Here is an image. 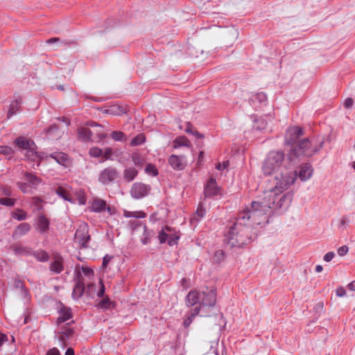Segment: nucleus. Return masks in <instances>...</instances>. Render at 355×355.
<instances>
[{
  "mask_svg": "<svg viewBox=\"0 0 355 355\" xmlns=\"http://www.w3.org/2000/svg\"><path fill=\"white\" fill-rule=\"evenodd\" d=\"M71 312L70 309L63 308L59 312V316L57 318V323L61 324L69 320L71 318Z\"/></svg>",
  "mask_w": 355,
  "mask_h": 355,
  "instance_id": "nucleus-23",
  "label": "nucleus"
},
{
  "mask_svg": "<svg viewBox=\"0 0 355 355\" xmlns=\"http://www.w3.org/2000/svg\"><path fill=\"white\" fill-rule=\"evenodd\" d=\"M31 229V226L28 223H22L19 224L14 230L12 237L14 239L19 238L27 234Z\"/></svg>",
  "mask_w": 355,
  "mask_h": 355,
  "instance_id": "nucleus-15",
  "label": "nucleus"
},
{
  "mask_svg": "<svg viewBox=\"0 0 355 355\" xmlns=\"http://www.w3.org/2000/svg\"><path fill=\"white\" fill-rule=\"evenodd\" d=\"M60 40V39L58 37H52V38H50L46 42L48 44H52V43H54V42H58Z\"/></svg>",
  "mask_w": 355,
  "mask_h": 355,
  "instance_id": "nucleus-62",
  "label": "nucleus"
},
{
  "mask_svg": "<svg viewBox=\"0 0 355 355\" xmlns=\"http://www.w3.org/2000/svg\"><path fill=\"white\" fill-rule=\"evenodd\" d=\"M145 172L152 176H156L158 174V171L156 166L152 164H148L145 168Z\"/></svg>",
  "mask_w": 355,
  "mask_h": 355,
  "instance_id": "nucleus-39",
  "label": "nucleus"
},
{
  "mask_svg": "<svg viewBox=\"0 0 355 355\" xmlns=\"http://www.w3.org/2000/svg\"><path fill=\"white\" fill-rule=\"evenodd\" d=\"M354 103V101L352 98H347L345 100L343 105L345 108H350Z\"/></svg>",
  "mask_w": 355,
  "mask_h": 355,
  "instance_id": "nucleus-52",
  "label": "nucleus"
},
{
  "mask_svg": "<svg viewBox=\"0 0 355 355\" xmlns=\"http://www.w3.org/2000/svg\"><path fill=\"white\" fill-rule=\"evenodd\" d=\"M49 157L55 159L58 164L61 165H65L67 161V155L62 152L51 153Z\"/></svg>",
  "mask_w": 355,
  "mask_h": 355,
  "instance_id": "nucleus-29",
  "label": "nucleus"
},
{
  "mask_svg": "<svg viewBox=\"0 0 355 355\" xmlns=\"http://www.w3.org/2000/svg\"><path fill=\"white\" fill-rule=\"evenodd\" d=\"M78 135L80 139L85 142L91 141L92 132L88 128L81 127L78 129Z\"/></svg>",
  "mask_w": 355,
  "mask_h": 355,
  "instance_id": "nucleus-19",
  "label": "nucleus"
},
{
  "mask_svg": "<svg viewBox=\"0 0 355 355\" xmlns=\"http://www.w3.org/2000/svg\"><path fill=\"white\" fill-rule=\"evenodd\" d=\"M111 302L108 297L103 298L97 304V306L103 309H108L110 307Z\"/></svg>",
  "mask_w": 355,
  "mask_h": 355,
  "instance_id": "nucleus-40",
  "label": "nucleus"
},
{
  "mask_svg": "<svg viewBox=\"0 0 355 355\" xmlns=\"http://www.w3.org/2000/svg\"><path fill=\"white\" fill-rule=\"evenodd\" d=\"M313 169L309 164H305L300 166L299 171V178L302 181H306L311 178L313 175Z\"/></svg>",
  "mask_w": 355,
  "mask_h": 355,
  "instance_id": "nucleus-13",
  "label": "nucleus"
},
{
  "mask_svg": "<svg viewBox=\"0 0 355 355\" xmlns=\"http://www.w3.org/2000/svg\"><path fill=\"white\" fill-rule=\"evenodd\" d=\"M111 137L114 141H122L124 139L125 135L121 131H113Z\"/></svg>",
  "mask_w": 355,
  "mask_h": 355,
  "instance_id": "nucleus-47",
  "label": "nucleus"
},
{
  "mask_svg": "<svg viewBox=\"0 0 355 355\" xmlns=\"http://www.w3.org/2000/svg\"><path fill=\"white\" fill-rule=\"evenodd\" d=\"M112 259V256H110L108 254H106L104 257H103V267H106L107 265L108 264V263L111 261V259Z\"/></svg>",
  "mask_w": 355,
  "mask_h": 355,
  "instance_id": "nucleus-56",
  "label": "nucleus"
},
{
  "mask_svg": "<svg viewBox=\"0 0 355 355\" xmlns=\"http://www.w3.org/2000/svg\"><path fill=\"white\" fill-rule=\"evenodd\" d=\"M336 293L338 297H343L346 295V291L343 287H339L336 290Z\"/></svg>",
  "mask_w": 355,
  "mask_h": 355,
  "instance_id": "nucleus-54",
  "label": "nucleus"
},
{
  "mask_svg": "<svg viewBox=\"0 0 355 355\" xmlns=\"http://www.w3.org/2000/svg\"><path fill=\"white\" fill-rule=\"evenodd\" d=\"M348 247L347 245H343L338 249V254L340 256L345 255L348 252Z\"/></svg>",
  "mask_w": 355,
  "mask_h": 355,
  "instance_id": "nucleus-50",
  "label": "nucleus"
},
{
  "mask_svg": "<svg viewBox=\"0 0 355 355\" xmlns=\"http://www.w3.org/2000/svg\"><path fill=\"white\" fill-rule=\"evenodd\" d=\"M219 193L220 188L218 187L216 180L214 178L209 179L204 189L205 198H211Z\"/></svg>",
  "mask_w": 355,
  "mask_h": 355,
  "instance_id": "nucleus-10",
  "label": "nucleus"
},
{
  "mask_svg": "<svg viewBox=\"0 0 355 355\" xmlns=\"http://www.w3.org/2000/svg\"><path fill=\"white\" fill-rule=\"evenodd\" d=\"M25 156L31 161H35V159L38 157L37 153L32 149V147L26 150Z\"/></svg>",
  "mask_w": 355,
  "mask_h": 355,
  "instance_id": "nucleus-44",
  "label": "nucleus"
},
{
  "mask_svg": "<svg viewBox=\"0 0 355 355\" xmlns=\"http://www.w3.org/2000/svg\"><path fill=\"white\" fill-rule=\"evenodd\" d=\"M224 259V252L223 250H217L214 254V259L216 262H220Z\"/></svg>",
  "mask_w": 355,
  "mask_h": 355,
  "instance_id": "nucleus-49",
  "label": "nucleus"
},
{
  "mask_svg": "<svg viewBox=\"0 0 355 355\" xmlns=\"http://www.w3.org/2000/svg\"><path fill=\"white\" fill-rule=\"evenodd\" d=\"M205 209L203 207L202 205L200 204L197 208L195 214L191 218V222H199L205 216Z\"/></svg>",
  "mask_w": 355,
  "mask_h": 355,
  "instance_id": "nucleus-31",
  "label": "nucleus"
},
{
  "mask_svg": "<svg viewBox=\"0 0 355 355\" xmlns=\"http://www.w3.org/2000/svg\"><path fill=\"white\" fill-rule=\"evenodd\" d=\"M16 145L21 148L27 150L33 145V141L23 137H19L15 140Z\"/></svg>",
  "mask_w": 355,
  "mask_h": 355,
  "instance_id": "nucleus-25",
  "label": "nucleus"
},
{
  "mask_svg": "<svg viewBox=\"0 0 355 355\" xmlns=\"http://www.w3.org/2000/svg\"><path fill=\"white\" fill-rule=\"evenodd\" d=\"M200 313V308L195 307L192 310L190 316H189L187 318H186L184 320L183 324H184V327H186V328L188 327L192 322L193 318Z\"/></svg>",
  "mask_w": 355,
  "mask_h": 355,
  "instance_id": "nucleus-33",
  "label": "nucleus"
},
{
  "mask_svg": "<svg viewBox=\"0 0 355 355\" xmlns=\"http://www.w3.org/2000/svg\"><path fill=\"white\" fill-rule=\"evenodd\" d=\"M105 113L112 115H122L126 112V110L121 105H112L110 106L107 109L105 110Z\"/></svg>",
  "mask_w": 355,
  "mask_h": 355,
  "instance_id": "nucleus-20",
  "label": "nucleus"
},
{
  "mask_svg": "<svg viewBox=\"0 0 355 355\" xmlns=\"http://www.w3.org/2000/svg\"><path fill=\"white\" fill-rule=\"evenodd\" d=\"M13 153V150L12 148L9 146H0V154H3L6 155H12Z\"/></svg>",
  "mask_w": 355,
  "mask_h": 355,
  "instance_id": "nucleus-48",
  "label": "nucleus"
},
{
  "mask_svg": "<svg viewBox=\"0 0 355 355\" xmlns=\"http://www.w3.org/2000/svg\"><path fill=\"white\" fill-rule=\"evenodd\" d=\"M123 215L125 218H144L146 214L142 211H130L124 210Z\"/></svg>",
  "mask_w": 355,
  "mask_h": 355,
  "instance_id": "nucleus-32",
  "label": "nucleus"
},
{
  "mask_svg": "<svg viewBox=\"0 0 355 355\" xmlns=\"http://www.w3.org/2000/svg\"><path fill=\"white\" fill-rule=\"evenodd\" d=\"M138 175V171L134 167H127L123 171V178L127 182H132Z\"/></svg>",
  "mask_w": 355,
  "mask_h": 355,
  "instance_id": "nucleus-22",
  "label": "nucleus"
},
{
  "mask_svg": "<svg viewBox=\"0 0 355 355\" xmlns=\"http://www.w3.org/2000/svg\"><path fill=\"white\" fill-rule=\"evenodd\" d=\"M17 186L21 189V191L25 193H30L31 191V190L33 189L31 188V185H29V184L27 182H17Z\"/></svg>",
  "mask_w": 355,
  "mask_h": 355,
  "instance_id": "nucleus-43",
  "label": "nucleus"
},
{
  "mask_svg": "<svg viewBox=\"0 0 355 355\" xmlns=\"http://www.w3.org/2000/svg\"><path fill=\"white\" fill-rule=\"evenodd\" d=\"M102 157H103V161L105 160H112V150L111 148H106L103 150Z\"/></svg>",
  "mask_w": 355,
  "mask_h": 355,
  "instance_id": "nucleus-46",
  "label": "nucleus"
},
{
  "mask_svg": "<svg viewBox=\"0 0 355 355\" xmlns=\"http://www.w3.org/2000/svg\"><path fill=\"white\" fill-rule=\"evenodd\" d=\"M158 239L160 243H168V231H166V227L159 232Z\"/></svg>",
  "mask_w": 355,
  "mask_h": 355,
  "instance_id": "nucleus-42",
  "label": "nucleus"
},
{
  "mask_svg": "<svg viewBox=\"0 0 355 355\" xmlns=\"http://www.w3.org/2000/svg\"><path fill=\"white\" fill-rule=\"evenodd\" d=\"M250 101L252 105L257 109L260 107L261 105L266 104L267 101V96L263 92H258L251 96Z\"/></svg>",
  "mask_w": 355,
  "mask_h": 355,
  "instance_id": "nucleus-11",
  "label": "nucleus"
},
{
  "mask_svg": "<svg viewBox=\"0 0 355 355\" xmlns=\"http://www.w3.org/2000/svg\"><path fill=\"white\" fill-rule=\"evenodd\" d=\"M348 223V218L346 216H343L339 223V227H343L346 225V223Z\"/></svg>",
  "mask_w": 355,
  "mask_h": 355,
  "instance_id": "nucleus-57",
  "label": "nucleus"
},
{
  "mask_svg": "<svg viewBox=\"0 0 355 355\" xmlns=\"http://www.w3.org/2000/svg\"><path fill=\"white\" fill-rule=\"evenodd\" d=\"M55 193L61 198H62L64 200L69 202H72L71 198H70V194L69 192L62 187H59L56 191Z\"/></svg>",
  "mask_w": 355,
  "mask_h": 355,
  "instance_id": "nucleus-34",
  "label": "nucleus"
},
{
  "mask_svg": "<svg viewBox=\"0 0 355 355\" xmlns=\"http://www.w3.org/2000/svg\"><path fill=\"white\" fill-rule=\"evenodd\" d=\"M107 208L106 202L104 200L100 198L94 199L91 209L94 212H102L105 211Z\"/></svg>",
  "mask_w": 355,
  "mask_h": 355,
  "instance_id": "nucleus-17",
  "label": "nucleus"
},
{
  "mask_svg": "<svg viewBox=\"0 0 355 355\" xmlns=\"http://www.w3.org/2000/svg\"><path fill=\"white\" fill-rule=\"evenodd\" d=\"M288 160L286 159L285 154L282 150L270 151L264 159L262 165L263 173L266 175L275 174L273 179L269 180L266 187L275 185L276 180L285 181L288 177L293 178V181L288 186V189L293 185L297 179V172L288 168Z\"/></svg>",
  "mask_w": 355,
  "mask_h": 355,
  "instance_id": "nucleus-2",
  "label": "nucleus"
},
{
  "mask_svg": "<svg viewBox=\"0 0 355 355\" xmlns=\"http://www.w3.org/2000/svg\"><path fill=\"white\" fill-rule=\"evenodd\" d=\"M21 103V99H17L11 102L10 105V108L7 114V118L10 119L11 116L15 115L20 108V105Z\"/></svg>",
  "mask_w": 355,
  "mask_h": 355,
  "instance_id": "nucleus-26",
  "label": "nucleus"
},
{
  "mask_svg": "<svg viewBox=\"0 0 355 355\" xmlns=\"http://www.w3.org/2000/svg\"><path fill=\"white\" fill-rule=\"evenodd\" d=\"M12 248L15 254L27 256L32 254V250L30 248L22 245L12 246Z\"/></svg>",
  "mask_w": 355,
  "mask_h": 355,
  "instance_id": "nucleus-28",
  "label": "nucleus"
},
{
  "mask_svg": "<svg viewBox=\"0 0 355 355\" xmlns=\"http://www.w3.org/2000/svg\"><path fill=\"white\" fill-rule=\"evenodd\" d=\"M65 355H74V350L71 347L68 348L65 352Z\"/></svg>",
  "mask_w": 355,
  "mask_h": 355,
  "instance_id": "nucleus-63",
  "label": "nucleus"
},
{
  "mask_svg": "<svg viewBox=\"0 0 355 355\" xmlns=\"http://www.w3.org/2000/svg\"><path fill=\"white\" fill-rule=\"evenodd\" d=\"M58 119H61L67 125H69L71 123L70 119L67 117L59 118Z\"/></svg>",
  "mask_w": 355,
  "mask_h": 355,
  "instance_id": "nucleus-61",
  "label": "nucleus"
},
{
  "mask_svg": "<svg viewBox=\"0 0 355 355\" xmlns=\"http://www.w3.org/2000/svg\"><path fill=\"white\" fill-rule=\"evenodd\" d=\"M228 164H229L228 162H224L223 165H221V164L218 163V164H216V168L218 170H222L223 168L227 167Z\"/></svg>",
  "mask_w": 355,
  "mask_h": 355,
  "instance_id": "nucleus-58",
  "label": "nucleus"
},
{
  "mask_svg": "<svg viewBox=\"0 0 355 355\" xmlns=\"http://www.w3.org/2000/svg\"><path fill=\"white\" fill-rule=\"evenodd\" d=\"M166 230L168 231V244L170 246L176 245L180 239L179 234L170 227L166 226Z\"/></svg>",
  "mask_w": 355,
  "mask_h": 355,
  "instance_id": "nucleus-21",
  "label": "nucleus"
},
{
  "mask_svg": "<svg viewBox=\"0 0 355 355\" xmlns=\"http://www.w3.org/2000/svg\"><path fill=\"white\" fill-rule=\"evenodd\" d=\"M82 270L85 275H89V274L93 272L92 270L88 268H83Z\"/></svg>",
  "mask_w": 355,
  "mask_h": 355,
  "instance_id": "nucleus-60",
  "label": "nucleus"
},
{
  "mask_svg": "<svg viewBox=\"0 0 355 355\" xmlns=\"http://www.w3.org/2000/svg\"><path fill=\"white\" fill-rule=\"evenodd\" d=\"M200 293H198L196 290L189 291L186 297V304L187 306H192L197 303H200Z\"/></svg>",
  "mask_w": 355,
  "mask_h": 355,
  "instance_id": "nucleus-16",
  "label": "nucleus"
},
{
  "mask_svg": "<svg viewBox=\"0 0 355 355\" xmlns=\"http://www.w3.org/2000/svg\"><path fill=\"white\" fill-rule=\"evenodd\" d=\"M50 221L44 215H40L37 220V230L40 234L45 233L49 229Z\"/></svg>",
  "mask_w": 355,
  "mask_h": 355,
  "instance_id": "nucleus-14",
  "label": "nucleus"
},
{
  "mask_svg": "<svg viewBox=\"0 0 355 355\" xmlns=\"http://www.w3.org/2000/svg\"><path fill=\"white\" fill-rule=\"evenodd\" d=\"M84 291V284L80 281L77 282L72 292L73 298L77 300L80 297L83 295Z\"/></svg>",
  "mask_w": 355,
  "mask_h": 355,
  "instance_id": "nucleus-27",
  "label": "nucleus"
},
{
  "mask_svg": "<svg viewBox=\"0 0 355 355\" xmlns=\"http://www.w3.org/2000/svg\"><path fill=\"white\" fill-rule=\"evenodd\" d=\"M89 155L92 157H100L103 155V150L98 147L91 148L89 150Z\"/></svg>",
  "mask_w": 355,
  "mask_h": 355,
  "instance_id": "nucleus-41",
  "label": "nucleus"
},
{
  "mask_svg": "<svg viewBox=\"0 0 355 355\" xmlns=\"http://www.w3.org/2000/svg\"><path fill=\"white\" fill-rule=\"evenodd\" d=\"M145 141V136L143 134H139L134 137L130 142V145L132 146H138L143 144Z\"/></svg>",
  "mask_w": 355,
  "mask_h": 355,
  "instance_id": "nucleus-38",
  "label": "nucleus"
},
{
  "mask_svg": "<svg viewBox=\"0 0 355 355\" xmlns=\"http://www.w3.org/2000/svg\"><path fill=\"white\" fill-rule=\"evenodd\" d=\"M101 288L97 293V296L99 297H102L105 293V286L103 284V281H100Z\"/></svg>",
  "mask_w": 355,
  "mask_h": 355,
  "instance_id": "nucleus-55",
  "label": "nucleus"
},
{
  "mask_svg": "<svg viewBox=\"0 0 355 355\" xmlns=\"http://www.w3.org/2000/svg\"><path fill=\"white\" fill-rule=\"evenodd\" d=\"M334 256H335L334 252H327V254H324V260L325 261H327V262H329V261H331L334 259Z\"/></svg>",
  "mask_w": 355,
  "mask_h": 355,
  "instance_id": "nucleus-53",
  "label": "nucleus"
},
{
  "mask_svg": "<svg viewBox=\"0 0 355 355\" xmlns=\"http://www.w3.org/2000/svg\"><path fill=\"white\" fill-rule=\"evenodd\" d=\"M182 146L190 147L191 142L185 136H180L173 141V147L178 148Z\"/></svg>",
  "mask_w": 355,
  "mask_h": 355,
  "instance_id": "nucleus-24",
  "label": "nucleus"
},
{
  "mask_svg": "<svg viewBox=\"0 0 355 355\" xmlns=\"http://www.w3.org/2000/svg\"><path fill=\"white\" fill-rule=\"evenodd\" d=\"M153 236L151 231L148 230L146 225L144 226V233L141 237V241L143 244L146 245L150 242V238Z\"/></svg>",
  "mask_w": 355,
  "mask_h": 355,
  "instance_id": "nucleus-36",
  "label": "nucleus"
},
{
  "mask_svg": "<svg viewBox=\"0 0 355 355\" xmlns=\"http://www.w3.org/2000/svg\"><path fill=\"white\" fill-rule=\"evenodd\" d=\"M49 269L55 274H60L64 270V260L60 254L55 253L52 255Z\"/></svg>",
  "mask_w": 355,
  "mask_h": 355,
  "instance_id": "nucleus-9",
  "label": "nucleus"
},
{
  "mask_svg": "<svg viewBox=\"0 0 355 355\" xmlns=\"http://www.w3.org/2000/svg\"><path fill=\"white\" fill-rule=\"evenodd\" d=\"M119 177V171L113 166H108L100 171L98 182L103 185H108L114 182Z\"/></svg>",
  "mask_w": 355,
  "mask_h": 355,
  "instance_id": "nucleus-5",
  "label": "nucleus"
},
{
  "mask_svg": "<svg viewBox=\"0 0 355 355\" xmlns=\"http://www.w3.org/2000/svg\"><path fill=\"white\" fill-rule=\"evenodd\" d=\"M8 338L6 334L0 333V345L7 340Z\"/></svg>",
  "mask_w": 355,
  "mask_h": 355,
  "instance_id": "nucleus-59",
  "label": "nucleus"
},
{
  "mask_svg": "<svg viewBox=\"0 0 355 355\" xmlns=\"http://www.w3.org/2000/svg\"><path fill=\"white\" fill-rule=\"evenodd\" d=\"M12 218L17 220H24L27 218V214L24 210L18 209L12 214Z\"/></svg>",
  "mask_w": 355,
  "mask_h": 355,
  "instance_id": "nucleus-37",
  "label": "nucleus"
},
{
  "mask_svg": "<svg viewBox=\"0 0 355 355\" xmlns=\"http://www.w3.org/2000/svg\"><path fill=\"white\" fill-rule=\"evenodd\" d=\"M293 178L288 177L281 182L276 180L275 185L266 187L263 197L252 202L250 206L239 214L234 224L226 234L227 243L232 248L241 247L252 240V227L259 225L267 218V214L272 209L279 214L286 211L293 200V193H284L292 183Z\"/></svg>",
  "mask_w": 355,
  "mask_h": 355,
  "instance_id": "nucleus-1",
  "label": "nucleus"
},
{
  "mask_svg": "<svg viewBox=\"0 0 355 355\" xmlns=\"http://www.w3.org/2000/svg\"><path fill=\"white\" fill-rule=\"evenodd\" d=\"M24 180L31 185L32 189H36L42 182L40 178L31 173L24 174Z\"/></svg>",
  "mask_w": 355,
  "mask_h": 355,
  "instance_id": "nucleus-18",
  "label": "nucleus"
},
{
  "mask_svg": "<svg viewBox=\"0 0 355 355\" xmlns=\"http://www.w3.org/2000/svg\"><path fill=\"white\" fill-rule=\"evenodd\" d=\"M348 288H349V289L355 291V281L352 282L351 283H349L348 284Z\"/></svg>",
  "mask_w": 355,
  "mask_h": 355,
  "instance_id": "nucleus-64",
  "label": "nucleus"
},
{
  "mask_svg": "<svg viewBox=\"0 0 355 355\" xmlns=\"http://www.w3.org/2000/svg\"><path fill=\"white\" fill-rule=\"evenodd\" d=\"M90 240L89 234V227L86 223H81L76 231L74 236V241L81 248L87 247V243Z\"/></svg>",
  "mask_w": 355,
  "mask_h": 355,
  "instance_id": "nucleus-4",
  "label": "nucleus"
},
{
  "mask_svg": "<svg viewBox=\"0 0 355 355\" xmlns=\"http://www.w3.org/2000/svg\"><path fill=\"white\" fill-rule=\"evenodd\" d=\"M151 190L148 184L141 182L134 183L130 189V195L135 199H140L147 196Z\"/></svg>",
  "mask_w": 355,
  "mask_h": 355,
  "instance_id": "nucleus-7",
  "label": "nucleus"
},
{
  "mask_svg": "<svg viewBox=\"0 0 355 355\" xmlns=\"http://www.w3.org/2000/svg\"><path fill=\"white\" fill-rule=\"evenodd\" d=\"M302 135L303 130L301 128L297 126L292 127L287 130L286 138L289 143H293Z\"/></svg>",
  "mask_w": 355,
  "mask_h": 355,
  "instance_id": "nucleus-12",
  "label": "nucleus"
},
{
  "mask_svg": "<svg viewBox=\"0 0 355 355\" xmlns=\"http://www.w3.org/2000/svg\"><path fill=\"white\" fill-rule=\"evenodd\" d=\"M15 200L8 198H1L0 205H5L7 207H12L15 205Z\"/></svg>",
  "mask_w": 355,
  "mask_h": 355,
  "instance_id": "nucleus-45",
  "label": "nucleus"
},
{
  "mask_svg": "<svg viewBox=\"0 0 355 355\" xmlns=\"http://www.w3.org/2000/svg\"><path fill=\"white\" fill-rule=\"evenodd\" d=\"M169 165L176 171L183 170L187 164L186 157L184 155H171L168 159Z\"/></svg>",
  "mask_w": 355,
  "mask_h": 355,
  "instance_id": "nucleus-8",
  "label": "nucleus"
},
{
  "mask_svg": "<svg viewBox=\"0 0 355 355\" xmlns=\"http://www.w3.org/2000/svg\"><path fill=\"white\" fill-rule=\"evenodd\" d=\"M46 355H61V354L58 348L53 347L47 351Z\"/></svg>",
  "mask_w": 355,
  "mask_h": 355,
  "instance_id": "nucleus-51",
  "label": "nucleus"
},
{
  "mask_svg": "<svg viewBox=\"0 0 355 355\" xmlns=\"http://www.w3.org/2000/svg\"><path fill=\"white\" fill-rule=\"evenodd\" d=\"M33 256L39 261L41 262H46L49 260V256L48 253L43 250H39L37 251H34L32 252Z\"/></svg>",
  "mask_w": 355,
  "mask_h": 355,
  "instance_id": "nucleus-30",
  "label": "nucleus"
},
{
  "mask_svg": "<svg viewBox=\"0 0 355 355\" xmlns=\"http://www.w3.org/2000/svg\"><path fill=\"white\" fill-rule=\"evenodd\" d=\"M200 304L198 308H200V316H209L206 311H204L206 307H212L216 302V291L214 288H206L200 293Z\"/></svg>",
  "mask_w": 355,
  "mask_h": 355,
  "instance_id": "nucleus-3",
  "label": "nucleus"
},
{
  "mask_svg": "<svg viewBox=\"0 0 355 355\" xmlns=\"http://www.w3.org/2000/svg\"><path fill=\"white\" fill-rule=\"evenodd\" d=\"M131 157H132V162L134 163V164L135 166L141 167L145 163V159L139 153H132Z\"/></svg>",
  "mask_w": 355,
  "mask_h": 355,
  "instance_id": "nucleus-35",
  "label": "nucleus"
},
{
  "mask_svg": "<svg viewBox=\"0 0 355 355\" xmlns=\"http://www.w3.org/2000/svg\"><path fill=\"white\" fill-rule=\"evenodd\" d=\"M311 142L308 139H304L300 141L297 146L293 149L292 154L295 157H298L301 154L310 157L318 152V149H310Z\"/></svg>",
  "mask_w": 355,
  "mask_h": 355,
  "instance_id": "nucleus-6",
  "label": "nucleus"
}]
</instances>
